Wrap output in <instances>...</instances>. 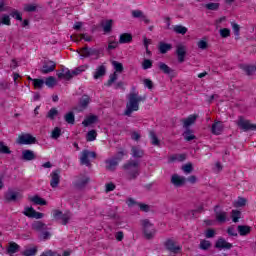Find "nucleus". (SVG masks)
I'll use <instances>...</instances> for the list:
<instances>
[{"instance_id":"39","label":"nucleus","mask_w":256,"mask_h":256,"mask_svg":"<svg viewBox=\"0 0 256 256\" xmlns=\"http://www.w3.org/2000/svg\"><path fill=\"white\" fill-rule=\"evenodd\" d=\"M64 119L69 125H75V114L73 112L66 113Z\"/></svg>"},{"instance_id":"54","label":"nucleus","mask_w":256,"mask_h":256,"mask_svg":"<svg viewBox=\"0 0 256 256\" xmlns=\"http://www.w3.org/2000/svg\"><path fill=\"white\" fill-rule=\"evenodd\" d=\"M23 255L24 256H35V255H37V247L26 249L23 252Z\"/></svg>"},{"instance_id":"27","label":"nucleus","mask_w":256,"mask_h":256,"mask_svg":"<svg viewBox=\"0 0 256 256\" xmlns=\"http://www.w3.org/2000/svg\"><path fill=\"white\" fill-rule=\"evenodd\" d=\"M133 41V36L130 33H123L120 35L119 43L123 45L125 43H131Z\"/></svg>"},{"instance_id":"48","label":"nucleus","mask_w":256,"mask_h":256,"mask_svg":"<svg viewBox=\"0 0 256 256\" xmlns=\"http://www.w3.org/2000/svg\"><path fill=\"white\" fill-rule=\"evenodd\" d=\"M1 25H11V18L9 17V15L4 14L1 16L0 18V26Z\"/></svg>"},{"instance_id":"22","label":"nucleus","mask_w":256,"mask_h":256,"mask_svg":"<svg viewBox=\"0 0 256 256\" xmlns=\"http://www.w3.org/2000/svg\"><path fill=\"white\" fill-rule=\"evenodd\" d=\"M105 73H107V67L105 65L98 66L94 72V79H101Z\"/></svg>"},{"instance_id":"6","label":"nucleus","mask_w":256,"mask_h":256,"mask_svg":"<svg viewBox=\"0 0 256 256\" xmlns=\"http://www.w3.org/2000/svg\"><path fill=\"white\" fill-rule=\"evenodd\" d=\"M89 157L95 159L97 157V153L91 152L89 150H83L80 155V165L91 167V160H89Z\"/></svg>"},{"instance_id":"55","label":"nucleus","mask_w":256,"mask_h":256,"mask_svg":"<svg viewBox=\"0 0 256 256\" xmlns=\"http://www.w3.org/2000/svg\"><path fill=\"white\" fill-rule=\"evenodd\" d=\"M211 247V242L209 240H202L200 242V249H203V251H207Z\"/></svg>"},{"instance_id":"25","label":"nucleus","mask_w":256,"mask_h":256,"mask_svg":"<svg viewBox=\"0 0 256 256\" xmlns=\"http://www.w3.org/2000/svg\"><path fill=\"white\" fill-rule=\"evenodd\" d=\"M211 131L213 135H221L223 133V124L221 122H215L212 124Z\"/></svg>"},{"instance_id":"7","label":"nucleus","mask_w":256,"mask_h":256,"mask_svg":"<svg viewBox=\"0 0 256 256\" xmlns=\"http://www.w3.org/2000/svg\"><path fill=\"white\" fill-rule=\"evenodd\" d=\"M53 217L56 219V221H62V225H67V223H69L71 220V212H66L63 214L62 211L55 210L53 212Z\"/></svg>"},{"instance_id":"33","label":"nucleus","mask_w":256,"mask_h":256,"mask_svg":"<svg viewBox=\"0 0 256 256\" xmlns=\"http://www.w3.org/2000/svg\"><path fill=\"white\" fill-rule=\"evenodd\" d=\"M216 221H218V223L227 222V212H224V211L216 212Z\"/></svg>"},{"instance_id":"56","label":"nucleus","mask_w":256,"mask_h":256,"mask_svg":"<svg viewBox=\"0 0 256 256\" xmlns=\"http://www.w3.org/2000/svg\"><path fill=\"white\" fill-rule=\"evenodd\" d=\"M219 6V3H208L205 5L208 11H217L219 9Z\"/></svg>"},{"instance_id":"46","label":"nucleus","mask_w":256,"mask_h":256,"mask_svg":"<svg viewBox=\"0 0 256 256\" xmlns=\"http://www.w3.org/2000/svg\"><path fill=\"white\" fill-rule=\"evenodd\" d=\"M58 115L59 111L57 110V108H51L47 113V118L53 121V119H55V117H57Z\"/></svg>"},{"instance_id":"53","label":"nucleus","mask_w":256,"mask_h":256,"mask_svg":"<svg viewBox=\"0 0 256 256\" xmlns=\"http://www.w3.org/2000/svg\"><path fill=\"white\" fill-rule=\"evenodd\" d=\"M219 33L223 39H227V37H231V30L229 28L220 29Z\"/></svg>"},{"instance_id":"11","label":"nucleus","mask_w":256,"mask_h":256,"mask_svg":"<svg viewBox=\"0 0 256 256\" xmlns=\"http://www.w3.org/2000/svg\"><path fill=\"white\" fill-rule=\"evenodd\" d=\"M55 67H57L55 62L52 60H46L44 61L43 66L40 68V73H42V75L53 73V71H55Z\"/></svg>"},{"instance_id":"5","label":"nucleus","mask_w":256,"mask_h":256,"mask_svg":"<svg viewBox=\"0 0 256 256\" xmlns=\"http://www.w3.org/2000/svg\"><path fill=\"white\" fill-rule=\"evenodd\" d=\"M236 125L244 132L255 131L256 125L245 119L243 116H239L236 121Z\"/></svg>"},{"instance_id":"61","label":"nucleus","mask_w":256,"mask_h":256,"mask_svg":"<svg viewBox=\"0 0 256 256\" xmlns=\"http://www.w3.org/2000/svg\"><path fill=\"white\" fill-rule=\"evenodd\" d=\"M144 87H147V89H153V81L151 79H144L143 80Z\"/></svg>"},{"instance_id":"17","label":"nucleus","mask_w":256,"mask_h":256,"mask_svg":"<svg viewBox=\"0 0 256 256\" xmlns=\"http://www.w3.org/2000/svg\"><path fill=\"white\" fill-rule=\"evenodd\" d=\"M216 249H232L233 244L225 241V238H218V240L215 243Z\"/></svg>"},{"instance_id":"3","label":"nucleus","mask_w":256,"mask_h":256,"mask_svg":"<svg viewBox=\"0 0 256 256\" xmlns=\"http://www.w3.org/2000/svg\"><path fill=\"white\" fill-rule=\"evenodd\" d=\"M142 225V231L144 233L145 239L151 240L155 237V233H157V230H155V226L149 219L141 220Z\"/></svg>"},{"instance_id":"41","label":"nucleus","mask_w":256,"mask_h":256,"mask_svg":"<svg viewBox=\"0 0 256 256\" xmlns=\"http://www.w3.org/2000/svg\"><path fill=\"white\" fill-rule=\"evenodd\" d=\"M0 154L2 155H11V150L7 145H5V142L0 141Z\"/></svg>"},{"instance_id":"13","label":"nucleus","mask_w":256,"mask_h":256,"mask_svg":"<svg viewBox=\"0 0 256 256\" xmlns=\"http://www.w3.org/2000/svg\"><path fill=\"white\" fill-rule=\"evenodd\" d=\"M23 214L30 219H43L44 214L41 212H36L33 207H26L23 211Z\"/></svg>"},{"instance_id":"62","label":"nucleus","mask_w":256,"mask_h":256,"mask_svg":"<svg viewBox=\"0 0 256 256\" xmlns=\"http://www.w3.org/2000/svg\"><path fill=\"white\" fill-rule=\"evenodd\" d=\"M132 17H134V19H139V17H143V11L141 10H134L132 11Z\"/></svg>"},{"instance_id":"51","label":"nucleus","mask_w":256,"mask_h":256,"mask_svg":"<svg viewBox=\"0 0 256 256\" xmlns=\"http://www.w3.org/2000/svg\"><path fill=\"white\" fill-rule=\"evenodd\" d=\"M24 11H26V13H33V12L37 11V5L25 4Z\"/></svg>"},{"instance_id":"14","label":"nucleus","mask_w":256,"mask_h":256,"mask_svg":"<svg viewBox=\"0 0 256 256\" xmlns=\"http://www.w3.org/2000/svg\"><path fill=\"white\" fill-rule=\"evenodd\" d=\"M171 183L174 187H183L187 183V178L185 176H180L179 174H174L171 177Z\"/></svg>"},{"instance_id":"4","label":"nucleus","mask_w":256,"mask_h":256,"mask_svg":"<svg viewBox=\"0 0 256 256\" xmlns=\"http://www.w3.org/2000/svg\"><path fill=\"white\" fill-rule=\"evenodd\" d=\"M100 55H101L100 49L84 47L81 49L80 57L82 59H87L89 57H92L93 59H99Z\"/></svg>"},{"instance_id":"63","label":"nucleus","mask_w":256,"mask_h":256,"mask_svg":"<svg viewBox=\"0 0 256 256\" xmlns=\"http://www.w3.org/2000/svg\"><path fill=\"white\" fill-rule=\"evenodd\" d=\"M197 45H198V48H199V49H202V50H205V49H207V47H208L207 41H205V40H200V41L197 43Z\"/></svg>"},{"instance_id":"20","label":"nucleus","mask_w":256,"mask_h":256,"mask_svg":"<svg viewBox=\"0 0 256 256\" xmlns=\"http://www.w3.org/2000/svg\"><path fill=\"white\" fill-rule=\"evenodd\" d=\"M107 171H115L119 165V161L115 158L105 160Z\"/></svg>"},{"instance_id":"2","label":"nucleus","mask_w":256,"mask_h":256,"mask_svg":"<svg viewBox=\"0 0 256 256\" xmlns=\"http://www.w3.org/2000/svg\"><path fill=\"white\" fill-rule=\"evenodd\" d=\"M123 169L126 173L128 181H134L140 175L139 172V161L128 160L124 165Z\"/></svg>"},{"instance_id":"32","label":"nucleus","mask_w":256,"mask_h":256,"mask_svg":"<svg viewBox=\"0 0 256 256\" xmlns=\"http://www.w3.org/2000/svg\"><path fill=\"white\" fill-rule=\"evenodd\" d=\"M195 121H197V115H190L188 118H186L183 121L185 129H188L190 125H193V123H195Z\"/></svg>"},{"instance_id":"24","label":"nucleus","mask_w":256,"mask_h":256,"mask_svg":"<svg viewBox=\"0 0 256 256\" xmlns=\"http://www.w3.org/2000/svg\"><path fill=\"white\" fill-rule=\"evenodd\" d=\"M36 158L35 152L32 150H24L22 151V159L24 161H33Z\"/></svg>"},{"instance_id":"44","label":"nucleus","mask_w":256,"mask_h":256,"mask_svg":"<svg viewBox=\"0 0 256 256\" xmlns=\"http://www.w3.org/2000/svg\"><path fill=\"white\" fill-rule=\"evenodd\" d=\"M231 218H232L233 223H239V219H241V211L232 210Z\"/></svg>"},{"instance_id":"31","label":"nucleus","mask_w":256,"mask_h":256,"mask_svg":"<svg viewBox=\"0 0 256 256\" xmlns=\"http://www.w3.org/2000/svg\"><path fill=\"white\" fill-rule=\"evenodd\" d=\"M150 135V139H151V144L159 147L161 145V141H159V138L157 137V134L155 133V131L151 130L149 132Z\"/></svg>"},{"instance_id":"38","label":"nucleus","mask_w":256,"mask_h":256,"mask_svg":"<svg viewBox=\"0 0 256 256\" xmlns=\"http://www.w3.org/2000/svg\"><path fill=\"white\" fill-rule=\"evenodd\" d=\"M246 205H247V199L243 197H238V199L233 202V207H236V208L245 207Z\"/></svg>"},{"instance_id":"15","label":"nucleus","mask_w":256,"mask_h":256,"mask_svg":"<svg viewBox=\"0 0 256 256\" xmlns=\"http://www.w3.org/2000/svg\"><path fill=\"white\" fill-rule=\"evenodd\" d=\"M165 247L168 251H170V253H179V251H181V246L177 245L176 241H173L172 239H168L165 242Z\"/></svg>"},{"instance_id":"28","label":"nucleus","mask_w":256,"mask_h":256,"mask_svg":"<svg viewBox=\"0 0 256 256\" xmlns=\"http://www.w3.org/2000/svg\"><path fill=\"white\" fill-rule=\"evenodd\" d=\"M32 229L34 231H38V232L45 231L47 229V224H45V223H43L41 221H35L32 224Z\"/></svg>"},{"instance_id":"64","label":"nucleus","mask_w":256,"mask_h":256,"mask_svg":"<svg viewBox=\"0 0 256 256\" xmlns=\"http://www.w3.org/2000/svg\"><path fill=\"white\" fill-rule=\"evenodd\" d=\"M131 139L133 141H139L141 139V134H139L137 131H134L131 133Z\"/></svg>"},{"instance_id":"18","label":"nucleus","mask_w":256,"mask_h":256,"mask_svg":"<svg viewBox=\"0 0 256 256\" xmlns=\"http://www.w3.org/2000/svg\"><path fill=\"white\" fill-rule=\"evenodd\" d=\"M131 155L134 159H142L145 156V151L139 146H132Z\"/></svg>"},{"instance_id":"1","label":"nucleus","mask_w":256,"mask_h":256,"mask_svg":"<svg viewBox=\"0 0 256 256\" xmlns=\"http://www.w3.org/2000/svg\"><path fill=\"white\" fill-rule=\"evenodd\" d=\"M147 96H139L138 92H132L128 95V102L126 104V110L124 115L126 117H131L133 111H137L139 109V103L146 101Z\"/></svg>"},{"instance_id":"57","label":"nucleus","mask_w":256,"mask_h":256,"mask_svg":"<svg viewBox=\"0 0 256 256\" xmlns=\"http://www.w3.org/2000/svg\"><path fill=\"white\" fill-rule=\"evenodd\" d=\"M64 76L65 81H71L73 79V71L69 70L68 68H64Z\"/></svg>"},{"instance_id":"50","label":"nucleus","mask_w":256,"mask_h":256,"mask_svg":"<svg viewBox=\"0 0 256 256\" xmlns=\"http://www.w3.org/2000/svg\"><path fill=\"white\" fill-rule=\"evenodd\" d=\"M61 137V128L55 127L51 133V139H59Z\"/></svg>"},{"instance_id":"42","label":"nucleus","mask_w":256,"mask_h":256,"mask_svg":"<svg viewBox=\"0 0 256 256\" xmlns=\"http://www.w3.org/2000/svg\"><path fill=\"white\" fill-rule=\"evenodd\" d=\"M95 139H97V131L96 130L88 131V133L86 134V141L91 142V141H95Z\"/></svg>"},{"instance_id":"26","label":"nucleus","mask_w":256,"mask_h":256,"mask_svg":"<svg viewBox=\"0 0 256 256\" xmlns=\"http://www.w3.org/2000/svg\"><path fill=\"white\" fill-rule=\"evenodd\" d=\"M240 69L246 73V75H253L256 71V67L254 65L241 64Z\"/></svg>"},{"instance_id":"8","label":"nucleus","mask_w":256,"mask_h":256,"mask_svg":"<svg viewBox=\"0 0 256 256\" xmlns=\"http://www.w3.org/2000/svg\"><path fill=\"white\" fill-rule=\"evenodd\" d=\"M17 143L18 145H35L37 138L31 134H22L18 137Z\"/></svg>"},{"instance_id":"12","label":"nucleus","mask_w":256,"mask_h":256,"mask_svg":"<svg viewBox=\"0 0 256 256\" xmlns=\"http://www.w3.org/2000/svg\"><path fill=\"white\" fill-rule=\"evenodd\" d=\"M89 181H91L89 176L80 174L74 182V187H76V189H85Z\"/></svg>"},{"instance_id":"23","label":"nucleus","mask_w":256,"mask_h":256,"mask_svg":"<svg viewBox=\"0 0 256 256\" xmlns=\"http://www.w3.org/2000/svg\"><path fill=\"white\" fill-rule=\"evenodd\" d=\"M237 231L241 237H245L251 233V227L247 225H238Z\"/></svg>"},{"instance_id":"30","label":"nucleus","mask_w":256,"mask_h":256,"mask_svg":"<svg viewBox=\"0 0 256 256\" xmlns=\"http://www.w3.org/2000/svg\"><path fill=\"white\" fill-rule=\"evenodd\" d=\"M19 251V245L15 242H11L7 248L8 255H15Z\"/></svg>"},{"instance_id":"52","label":"nucleus","mask_w":256,"mask_h":256,"mask_svg":"<svg viewBox=\"0 0 256 256\" xmlns=\"http://www.w3.org/2000/svg\"><path fill=\"white\" fill-rule=\"evenodd\" d=\"M151 67H153V61H151L150 59H144L142 62V69H144V71H147V69H151Z\"/></svg>"},{"instance_id":"60","label":"nucleus","mask_w":256,"mask_h":256,"mask_svg":"<svg viewBox=\"0 0 256 256\" xmlns=\"http://www.w3.org/2000/svg\"><path fill=\"white\" fill-rule=\"evenodd\" d=\"M231 25H232L234 35H236V37H239V31L241 28L239 27V25L237 23H234V22H232Z\"/></svg>"},{"instance_id":"59","label":"nucleus","mask_w":256,"mask_h":256,"mask_svg":"<svg viewBox=\"0 0 256 256\" xmlns=\"http://www.w3.org/2000/svg\"><path fill=\"white\" fill-rule=\"evenodd\" d=\"M182 171H184V173H192L193 172V164L189 163V164H186L184 166H182Z\"/></svg>"},{"instance_id":"35","label":"nucleus","mask_w":256,"mask_h":256,"mask_svg":"<svg viewBox=\"0 0 256 256\" xmlns=\"http://www.w3.org/2000/svg\"><path fill=\"white\" fill-rule=\"evenodd\" d=\"M30 201L34 203V205H47V201H45L43 198L39 197L38 195L31 197Z\"/></svg>"},{"instance_id":"45","label":"nucleus","mask_w":256,"mask_h":256,"mask_svg":"<svg viewBox=\"0 0 256 256\" xmlns=\"http://www.w3.org/2000/svg\"><path fill=\"white\" fill-rule=\"evenodd\" d=\"M10 16L13 17V19H16V21H23V16L21 15V12L16 9L10 12Z\"/></svg>"},{"instance_id":"40","label":"nucleus","mask_w":256,"mask_h":256,"mask_svg":"<svg viewBox=\"0 0 256 256\" xmlns=\"http://www.w3.org/2000/svg\"><path fill=\"white\" fill-rule=\"evenodd\" d=\"M104 33H111V29H113V20H106L104 24H102Z\"/></svg>"},{"instance_id":"29","label":"nucleus","mask_w":256,"mask_h":256,"mask_svg":"<svg viewBox=\"0 0 256 256\" xmlns=\"http://www.w3.org/2000/svg\"><path fill=\"white\" fill-rule=\"evenodd\" d=\"M158 67L165 75H171L173 73V69L163 62L158 63Z\"/></svg>"},{"instance_id":"36","label":"nucleus","mask_w":256,"mask_h":256,"mask_svg":"<svg viewBox=\"0 0 256 256\" xmlns=\"http://www.w3.org/2000/svg\"><path fill=\"white\" fill-rule=\"evenodd\" d=\"M174 33H177L178 35H185L187 33V27L183 25H175L173 27Z\"/></svg>"},{"instance_id":"43","label":"nucleus","mask_w":256,"mask_h":256,"mask_svg":"<svg viewBox=\"0 0 256 256\" xmlns=\"http://www.w3.org/2000/svg\"><path fill=\"white\" fill-rule=\"evenodd\" d=\"M31 81L33 82L35 89H43V86L45 85L43 79H31Z\"/></svg>"},{"instance_id":"19","label":"nucleus","mask_w":256,"mask_h":256,"mask_svg":"<svg viewBox=\"0 0 256 256\" xmlns=\"http://www.w3.org/2000/svg\"><path fill=\"white\" fill-rule=\"evenodd\" d=\"M89 103H91V98L88 95H83L79 101L78 111H84L86 107H89Z\"/></svg>"},{"instance_id":"34","label":"nucleus","mask_w":256,"mask_h":256,"mask_svg":"<svg viewBox=\"0 0 256 256\" xmlns=\"http://www.w3.org/2000/svg\"><path fill=\"white\" fill-rule=\"evenodd\" d=\"M172 47L173 46H171V44L160 42L159 51H160V53H162V55H165V53H167V51H171Z\"/></svg>"},{"instance_id":"37","label":"nucleus","mask_w":256,"mask_h":256,"mask_svg":"<svg viewBox=\"0 0 256 256\" xmlns=\"http://www.w3.org/2000/svg\"><path fill=\"white\" fill-rule=\"evenodd\" d=\"M183 137L185 141H193L196 139L195 134H193V130L187 128L186 131L183 133Z\"/></svg>"},{"instance_id":"47","label":"nucleus","mask_w":256,"mask_h":256,"mask_svg":"<svg viewBox=\"0 0 256 256\" xmlns=\"http://www.w3.org/2000/svg\"><path fill=\"white\" fill-rule=\"evenodd\" d=\"M112 66L115 69L116 73H123V64L121 62L112 61Z\"/></svg>"},{"instance_id":"10","label":"nucleus","mask_w":256,"mask_h":256,"mask_svg":"<svg viewBox=\"0 0 256 256\" xmlns=\"http://www.w3.org/2000/svg\"><path fill=\"white\" fill-rule=\"evenodd\" d=\"M50 177V186L52 189H57V187H59V183H61V169L52 171Z\"/></svg>"},{"instance_id":"9","label":"nucleus","mask_w":256,"mask_h":256,"mask_svg":"<svg viewBox=\"0 0 256 256\" xmlns=\"http://www.w3.org/2000/svg\"><path fill=\"white\" fill-rule=\"evenodd\" d=\"M4 199L5 201H7V203H11V202H15L18 199H23V195H21V193L9 188L7 190V192L4 195Z\"/></svg>"},{"instance_id":"49","label":"nucleus","mask_w":256,"mask_h":256,"mask_svg":"<svg viewBox=\"0 0 256 256\" xmlns=\"http://www.w3.org/2000/svg\"><path fill=\"white\" fill-rule=\"evenodd\" d=\"M45 85H47V87H55V85H57V80L55 77L49 76L46 78Z\"/></svg>"},{"instance_id":"21","label":"nucleus","mask_w":256,"mask_h":256,"mask_svg":"<svg viewBox=\"0 0 256 256\" xmlns=\"http://www.w3.org/2000/svg\"><path fill=\"white\" fill-rule=\"evenodd\" d=\"M97 121H99V117H97V115H90L83 120L82 125L84 127H89V125H93L97 123Z\"/></svg>"},{"instance_id":"58","label":"nucleus","mask_w":256,"mask_h":256,"mask_svg":"<svg viewBox=\"0 0 256 256\" xmlns=\"http://www.w3.org/2000/svg\"><path fill=\"white\" fill-rule=\"evenodd\" d=\"M117 72H114L113 74L110 75L109 80L107 82L108 87H111L115 81H117Z\"/></svg>"},{"instance_id":"16","label":"nucleus","mask_w":256,"mask_h":256,"mask_svg":"<svg viewBox=\"0 0 256 256\" xmlns=\"http://www.w3.org/2000/svg\"><path fill=\"white\" fill-rule=\"evenodd\" d=\"M176 55L178 57V62L184 63L185 56L187 55V47H185V45H183V44H179L176 47Z\"/></svg>"}]
</instances>
